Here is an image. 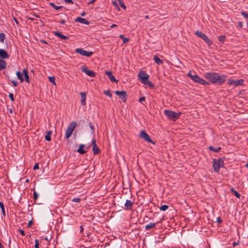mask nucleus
I'll return each mask as SVG.
<instances>
[{"mask_svg":"<svg viewBox=\"0 0 248 248\" xmlns=\"http://www.w3.org/2000/svg\"><path fill=\"white\" fill-rule=\"evenodd\" d=\"M52 134V132L50 131H47L46 135L45 136V140L48 141L51 140V135Z\"/></svg>","mask_w":248,"mask_h":248,"instance_id":"obj_22","label":"nucleus"},{"mask_svg":"<svg viewBox=\"0 0 248 248\" xmlns=\"http://www.w3.org/2000/svg\"><path fill=\"white\" fill-rule=\"evenodd\" d=\"M95 0H91L90 1H89V2L88 3V4L89 5H90V4H92V3H93Z\"/></svg>","mask_w":248,"mask_h":248,"instance_id":"obj_51","label":"nucleus"},{"mask_svg":"<svg viewBox=\"0 0 248 248\" xmlns=\"http://www.w3.org/2000/svg\"><path fill=\"white\" fill-rule=\"evenodd\" d=\"M86 15V13L84 11L82 12L81 13V16H85Z\"/></svg>","mask_w":248,"mask_h":248,"instance_id":"obj_55","label":"nucleus"},{"mask_svg":"<svg viewBox=\"0 0 248 248\" xmlns=\"http://www.w3.org/2000/svg\"><path fill=\"white\" fill-rule=\"evenodd\" d=\"M115 93L119 96V97L124 102H125L127 98V95L126 93V92L122 91H116L115 92Z\"/></svg>","mask_w":248,"mask_h":248,"instance_id":"obj_9","label":"nucleus"},{"mask_svg":"<svg viewBox=\"0 0 248 248\" xmlns=\"http://www.w3.org/2000/svg\"><path fill=\"white\" fill-rule=\"evenodd\" d=\"M31 224H32V221H31H31H30L28 222V224H27V226H28V227H30L31 226Z\"/></svg>","mask_w":248,"mask_h":248,"instance_id":"obj_49","label":"nucleus"},{"mask_svg":"<svg viewBox=\"0 0 248 248\" xmlns=\"http://www.w3.org/2000/svg\"><path fill=\"white\" fill-rule=\"evenodd\" d=\"M49 80L53 85H56L55 81V78L54 77H49Z\"/></svg>","mask_w":248,"mask_h":248,"instance_id":"obj_34","label":"nucleus"},{"mask_svg":"<svg viewBox=\"0 0 248 248\" xmlns=\"http://www.w3.org/2000/svg\"><path fill=\"white\" fill-rule=\"evenodd\" d=\"M51 238V237H47V236H46V237L45 238V239L46 241H48L50 240Z\"/></svg>","mask_w":248,"mask_h":248,"instance_id":"obj_54","label":"nucleus"},{"mask_svg":"<svg viewBox=\"0 0 248 248\" xmlns=\"http://www.w3.org/2000/svg\"><path fill=\"white\" fill-rule=\"evenodd\" d=\"M187 76H189V77L191 78L192 79V77L194 76V75H191V73L189 72L187 74Z\"/></svg>","mask_w":248,"mask_h":248,"instance_id":"obj_52","label":"nucleus"},{"mask_svg":"<svg viewBox=\"0 0 248 248\" xmlns=\"http://www.w3.org/2000/svg\"><path fill=\"white\" fill-rule=\"evenodd\" d=\"M105 73L108 76V78L111 81L115 82H118V80L116 79L114 77L111 71H106Z\"/></svg>","mask_w":248,"mask_h":248,"instance_id":"obj_14","label":"nucleus"},{"mask_svg":"<svg viewBox=\"0 0 248 248\" xmlns=\"http://www.w3.org/2000/svg\"><path fill=\"white\" fill-rule=\"evenodd\" d=\"M32 15L34 16H35V17H36L37 18H39L40 17L38 15L34 13V14H32Z\"/></svg>","mask_w":248,"mask_h":248,"instance_id":"obj_53","label":"nucleus"},{"mask_svg":"<svg viewBox=\"0 0 248 248\" xmlns=\"http://www.w3.org/2000/svg\"><path fill=\"white\" fill-rule=\"evenodd\" d=\"M16 75L17 77H18V78L20 79V82H22L24 81V78L21 74V73L19 71H18L16 72Z\"/></svg>","mask_w":248,"mask_h":248,"instance_id":"obj_26","label":"nucleus"},{"mask_svg":"<svg viewBox=\"0 0 248 248\" xmlns=\"http://www.w3.org/2000/svg\"><path fill=\"white\" fill-rule=\"evenodd\" d=\"M154 60L158 65H160L163 63V61L156 55L154 56Z\"/></svg>","mask_w":248,"mask_h":248,"instance_id":"obj_21","label":"nucleus"},{"mask_svg":"<svg viewBox=\"0 0 248 248\" xmlns=\"http://www.w3.org/2000/svg\"><path fill=\"white\" fill-rule=\"evenodd\" d=\"M209 149L211 151H214L215 152H218L221 149V147L215 148L212 146L209 147Z\"/></svg>","mask_w":248,"mask_h":248,"instance_id":"obj_30","label":"nucleus"},{"mask_svg":"<svg viewBox=\"0 0 248 248\" xmlns=\"http://www.w3.org/2000/svg\"><path fill=\"white\" fill-rule=\"evenodd\" d=\"M83 231V227L82 226L80 227V232H82Z\"/></svg>","mask_w":248,"mask_h":248,"instance_id":"obj_57","label":"nucleus"},{"mask_svg":"<svg viewBox=\"0 0 248 248\" xmlns=\"http://www.w3.org/2000/svg\"><path fill=\"white\" fill-rule=\"evenodd\" d=\"M169 208V206L167 205H163L160 207V210L165 211Z\"/></svg>","mask_w":248,"mask_h":248,"instance_id":"obj_32","label":"nucleus"},{"mask_svg":"<svg viewBox=\"0 0 248 248\" xmlns=\"http://www.w3.org/2000/svg\"><path fill=\"white\" fill-rule=\"evenodd\" d=\"M5 37V35L3 33H0V42H3L4 39Z\"/></svg>","mask_w":248,"mask_h":248,"instance_id":"obj_35","label":"nucleus"},{"mask_svg":"<svg viewBox=\"0 0 248 248\" xmlns=\"http://www.w3.org/2000/svg\"><path fill=\"white\" fill-rule=\"evenodd\" d=\"M65 2L68 3H71L73 4L74 2L72 0H64Z\"/></svg>","mask_w":248,"mask_h":248,"instance_id":"obj_47","label":"nucleus"},{"mask_svg":"<svg viewBox=\"0 0 248 248\" xmlns=\"http://www.w3.org/2000/svg\"><path fill=\"white\" fill-rule=\"evenodd\" d=\"M49 5L52 7L53 8H54L56 10H60L62 9L63 7L62 6H56L53 2H50L49 3Z\"/></svg>","mask_w":248,"mask_h":248,"instance_id":"obj_27","label":"nucleus"},{"mask_svg":"<svg viewBox=\"0 0 248 248\" xmlns=\"http://www.w3.org/2000/svg\"><path fill=\"white\" fill-rule=\"evenodd\" d=\"M81 70L91 77H94L95 76V73L93 71L89 70L85 66H82Z\"/></svg>","mask_w":248,"mask_h":248,"instance_id":"obj_12","label":"nucleus"},{"mask_svg":"<svg viewBox=\"0 0 248 248\" xmlns=\"http://www.w3.org/2000/svg\"><path fill=\"white\" fill-rule=\"evenodd\" d=\"M11 82L12 83L14 87H16L17 86V82L16 81V80H13L11 81Z\"/></svg>","mask_w":248,"mask_h":248,"instance_id":"obj_44","label":"nucleus"},{"mask_svg":"<svg viewBox=\"0 0 248 248\" xmlns=\"http://www.w3.org/2000/svg\"><path fill=\"white\" fill-rule=\"evenodd\" d=\"M89 126L91 128V129H92V133H94V127H93V125L92 124V123H90L89 124Z\"/></svg>","mask_w":248,"mask_h":248,"instance_id":"obj_43","label":"nucleus"},{"mask_svg":"<svg viewBox=\"0 0 248 248\" xmlns=\"http://www.w3.org/2000/svg\"><path fill=\"white\" fill-rule=\"evenodd\" d=\"M237 244L235 242H233V245L234 247Z\"/></svg>","mask_w":248,"mask_h":248,"instance_id":"obj_62","label":"nucleus"},{"mask_svg":"<svg viewBox=\"0 0 248 248\" xmlns=\"http://www.w3.org/2000/svg\"><path fill=\"white\" fill-rule=\"evenodd\" d=\"M140 137L148 142L155 144V142L151 139L149 135L144 130H142L141 131Z\"/></svg>","mask_w":248,"mask_h":248,"instance_id":"obj_7","label":"nucleus"},{"mask_svg":"<svg viewBox=\"0 0 248 248\" xmlns=\"http://www.w3.org/2000/svg\"><path fill=\"white\" fill-rule=\"evenodd\" d=\"M80 96L81 98V103L82 105H86V94L85 92H81Z\"/></svg>","mask_w":248,"mask_h":248,"instance_id":"obj_17","label":"nucleus"},{"mask_svg":"<svg viewBox=\"0 0 248 248\" xmlns=\"http://www.w3.org/2000/svg\"><path fill=\"white\" fill-rule=\"evenodd\" d=\"M119 3L120 5L121 6L122 8H123L124 9H126V6L124 5L123 1L122 0H118Z\"/></svg>","mask_w":248,"mask_h":248,"instance_id":"obj_33","label":"nucleus"},{"mask_svg":"<svg viewBox=\"0 0 248 248\" xmlns=\"http://www.w3.org/2000/svg\"><path fill=\"white\" fill-rule=\"evenodd\" d=\"M84 147V144H80L79 145V148L78 149V152L80 154H84V153H86V151L84 150L83 149V148Z\"/></svg>","mask_w":248,"mask_h":248,"instance_id":"obj_23","label":"nucleus"},{"mask_svg":"<svg viewBox=\"0 0 248 248\" xmlns=\"http://www.w3.org/2000/svg\"><path fill=\"white\" fill-rule=\"evenodd\" d=\"M0 207L2 210V214H3L4 216H5V210H4V204H3V203L2 202H0Z\"/></svg>","mask_w":248,"mask_h":248,"instance_id":"obj_31","label":"nucleus"},{"mask_svg":"<svg viewBox=\"0 0 248 248\" xmlns=\"http://www.w3.org/2000/svg\"><path fill=\"white\" fill-rule=\"evenodd\" d=\"M23 75L25 78V80L28 83H29V76L28 75V71L27 69H24L22 73Z\"/></svg>","mask_w":248,"mask_h":248,"instance_id":"obj_19","label":"nucleus"},{"mask_svg":"<svg viewBox=\"0 0 248 248\" xmlns=\"http://www.w3.org/2000/svg\"><path fill=\"white\" fill-rule=\"evenodd\" d=\"M19 232L20 233V234H22V235H25L24 232V231L23 230L20 229L19 230Z\"/></svg>","mask_w":248,"mask_h":248,"instance_id":"obj_48","label":"nucleus"},{"mask_svg":"<svg viewBox=\"0 0 248 248\" xmlns=\"http://www.w3.org/2000/svg\"><path fill=\"white\" fill-rule=\"evenodd\" d=\"M132 205H133V202L131 201L128 200H127L126 201V202L124 204V206L128 209L131 208Z\"/></svg>","mask_w":248,"mask_h":248,"instance_id":"obj_24","label":"nucleus"},{"mask_svg":"<svg viewBox=\"0 0 248 248\" xmlns=\"http://www.w3.org/2000/svg\"><path fill=\"white\" fill-rule=\"evenodd\" d=\"M76 125L77 124L75 122H72L70 124L67 128L65 133V137L66 139H68L71 136Z\"/></svg>","mask_w":248,"mask_h":248,"instance_id":"obj_6","label":"nucleus"},{"mask_svg":"<svg viewBox=\"0 0 248 248\" xmlns=\"http://www.w3.org/2000/svg\"><path fill=\"white\" fill-rule=\"evenodd\" d=\"M145 100V98L144 97H141L139 99V102L140 103H142V101H144Z\"/></svg>","mask_w":248,"mask_h":248,"instance_id":"obj_46","label":"nucleus"},{"mask_svg":"<svg viewBox=\"0 0 248 248\" xmlns=\"http://www.w3.org/2000/svg\"><path fill=\"white\" fill-rule=\"evenodd\" d=\"M145 18H149V16H145Z\"/></svg>","mask_w":248,"mask_h":248,"instance_id":"obj_64","label":"nucleus"},{"mask_svg":"<svg viewBox=\"0 0 248 248\" xmlns=\"http://www.w3.org/2000/svg\"><path fill=\"white\" fill-rule=\"evenodd\" d=\"M120 38H122L123 41L124 43H126L129 41V39L126 37H124L123 35H119Z\"/></svg>","mask_w":248,"mask_h":248,"instance_id":"obj_29","label":"nucleus"},{"mask_svg":"<svg viewBox=\"0 0 248 248\" xmlns=\"http://www.w3.org/2000/svg\"><path fill=\"white\" fill-rule=\"evenodd\" d=\"M238 24H239V26L240 27H241L242 26V25H243L242 23L241 22H239L238 23Z\"/></svg>","mask_w":248,"mask_h":248,"instance_id":"obj_58","label":"nucleus"},{"mask_svg":"<svg viewBox=\"0 0 248 248\" xmlns=\"http://www.w3.org/2000/svg\"><path fill=\"white\" fill-rule=\"evenodd\" d=\"M205 77L209 79L212 83L221 85L226 80V76L220 75L217 73L209 72L205 74Z\"/></svg>","mask_w":248,"mask_h":248,"instance_id":"obj_1","label":"nucleus"},{"mask_svg":"<svg viewBox=\"0 0 248 248\" xmlns=\"http://www.w3.org/2000/svg\"><path fill=\"white\" fill-rule=\"evenodd\" d=\"M14 19L15 22H16V23L17 24H18V21H17V20L15 18H14Z\"/></svg>","mask_w":248,"mask_h":248,"instance_id":"obj_60","label":"nucleus"},{"mask_svg":"<svg viewBox=\"0 0 248 248\" xmlns=\"http://www.w3.org/2000/svg\"><path fill=\"white\" fill-rule=\"evenodd\" d=\"M104 93L106 95H107V96H108L109 97H111V93H110V91L109 90L105 91L104 92Z\"/></svg>","mask_w":248,"mask_h":248,"instance_id":"obj_40","label":"nucleus"},{"mask_svg":"<svg viewBox=\"0 0 248 248\" xmlns=\"http://www.w3.org/2000/svg\"><path fill=\"white\" fill-rule=\"evenodd\" d=\"M244 80L243 79L240 80H233V79H229L228 81V84L229 85H233L235 86H237L240 85H243L244 83Z\"/></svg>","mask_w":248,"mask_h":248,"instance_id":"obj_11","label":"nucleus"},{"mask_svg":"<svg viewBox=\"0 0 248 248\" xmlns=\"http://www.w3.org/2000/svg\"><path fill=\"white\" fill-rule=\"evenodd\" d=\"M224 166L223 160L219 158L214 160L213 168L215 171L218 172L220 169Z\"/></svg>","mask_w":248,"mask_h":248,"instance_id":"obj_4","label":"nucleus"},{"mask_svg":"<svg viewBox=\"0 0 248 248\" xmlns=\"http://www.w3.org/2000/svg\"><path fill=\"white\" fill-rule=\"evenodd\" d=\"M61 24H64L65 23V20H61L60 22Z\"/></svg>","mask_w":248,"mask_h":248,"instance_id":"obj_56","label":"nucleus"},{"mask_svg":"<svg viewBox=\"0 0 248 248\" xmlns=\"http://www.w3.org/2000/svg\"><path fill=\"white\" fill-rule=\"evenodd\" d=\"M9 96L10 98V99L12 101H14V95H13V94L12 93H9Z\"/></svg>","mask_w":248,"mask_h":248,"instance_id":"obj_42","label":"nucleus"},{"mask_svg":"<svg viewBox=\"0 0 248 248\" xmlns=\"http://www.w3.org/2000/svg\"><path fill=\"white\" fill-rule=\"evenodd\" d=\"M155 223H150L149 224L145 225V230H149L150 229H151V228H153L154 227H155Z\"/></svg>","mask_w":248,"mask_h":248,"instance_id":"obj_25","label":"nucleus"},{"mask_svg":"<svg viewBox=\"0 0 248 248\" xmlns=\"http://www.w3.org/2000/svg\"><path fill=\"white\" fill-rule=\"evenodd\" d=\"M241 15L246 18L248 19V12H241Z\"/></svg>","mask_w":248,"mask_h":248,"instance_id":"obj_36","label":"nucleus"},{"mask_svg":"<svg viewBox=\"0 0 248 248\" xmlns=\"http://www.w3.org/2000/svg\"><path fill=\"white\" fill-rule=\"evenodd\" d=\"M54 34L57 37L60 38L62 39L66 40L68 39V37L62 34L61 32L56 31L54 32Z\"/></svg>","mask_w":248,"mask_h":248,"instance_id":"obj_18","label":"nucleus"},{"mask_svg":"<svg viewBox=\"0 0 248 248\" xmlns=\"http://www.w3.org/2000/svg\"><path fill=\"white\" fill-rule=\"evenodd\" d=\"M7 63L4 60L0 59V70L5 69Z\"/></svg>","mask_w":248,"mask_h":248,"instance_id":"obj_20","label":"nucleus"},{"mask_svg":"<svg viewBox=\"0 0 248 248\" xmlns=\"http://www.w3.org/2000/svg\"><path fill=\"white\" fill-rule=\"evenodd\" d=\"M81 201V199L80 198H74L72 200V201L73 202H80V201Z\"/></svg>","mask_w":248,"mask_h":248,"instance_id":"obj_41","label":"nucleus"},{"mask_svg":"<svg viewBox=\"0 0 248 248\" xmlns=\"http://www.w3.org/2000/svg\"><path fill=\"white\" fill-rule=\"evenodd\" d=\"M164 114L169 119L175 121L179 118L181 114V112L176 113L172 110L165 109L164 110Z\"/></svg>","mask_w":248,"mask_h":248,"instance_id":"obj_3","label":"nucleus"},{"mask_svg":"<svg viewBox=\"0 0 248 248\" xmlns=\"http://www.w3.org/2000/svg\"><path fill=\"white\" fill-rule=\"evenodd\" d=\"M38 169H39V164L38 163H36L33 167V170H36Z\"/></svg>","mask_w":248,"mask_h":248,"instance_id":"obj_45","label":"nucleus"},{"mask_svg":"<svg viewBox=\"0 0 248 248\" xmlns=\"http://www.w3.org/2000/svg\"><path fill=\"white\" fill-rule=\"evenodd\" d=\"M75 21L79 23L84 24L85 25H89L90 22L88 21L86 19L80 17H78L75 19Z\"/></svg>","mask_w":248,"mask_h":248,"instance_id":"obj_15","label":"nucleus"},{"mask_svg":"<svg viewBox=\"0 0 248 248\" xmlns=\"http://www.w3.org/2000/svg\"><path fill=\"white\" fill-rule=\"evenodd\" d=\"M38 197V194L35 190H34V192H33V199H34V200L36 201Z\"/></svg>","mask_w":248,"mask_h":248,"instance_id":"obj_39","label":"nucleus"},{"mask_svg":"<svg viewBox=\"0 0 248 248\" xmlns=\"http://www.w3.org/2000/svg\"><path fill=\"white\" fill-rule=\"evenodd\" d=\"M115 27H117V25H115V24H112L111 26V28H114Z\"/></svg>","mask_w":248,"mask_h":248,"instance_id":"obj_59","label":"nucleus"},{"mask_svg":"<svg viewBox=\"0 0 248 248\" xmlns=\"http://www.w3.org/2000/svg\"><path fill=\"white\" fill-rule=\"evenodd\" d=\"M29 19L32 20H34V18H33L32 17H30Z\"/></svg>","mask_w":248,"mask_h":248,"instance_id":"obj_63","label":"nucleus"},{"mask_svg":"<svg viewBox=\"0 0 248 248\" xmlns=\"http://www.w3.org/2000/svg\"><path fill=\"white\" fill-rule=\"evenodd\" d=\"M217 222H218L219 223H220L222 222V220L220 217H218L217 218Z\"/></svg>","mask_w":248,"mask_h":248,"instance_id":"obj_50","label":"nucleus"},{"mask_svg":"<svg viewBox=\"0 0 248 248\" xmlns=\"http://www.w3.org/2000/svg\"><path fill=\"white\" fill-rule=\"evenodd\" d=\"M231 191L232 193L238 198H239L240 197V195L232 187L231 189Z\"/></svg>","mask_w":248,"mask_h":248,"instance_id":"obj_28","label":"nucleus"},{"mask_svg":"<svg viewBox=\"0 0 248 248\" xmlns=\"http://www.w3.org/2000/svg\"><path fill=\"white\" fill-rule=\"evenodd\" d=\"M140 81L144 85H147L151 88L154 87V85L149 80V75L144 71H141L138 75Z\"/></svg>","mask_w":248,"mask_h":248,"instance_id":"obj_2","label":"nucleus"},{"mask_svg":"<svg viewBox=\"0 0 248 248\" xmlns=\"http://www.w3.org/2000/svg\"><path fill=\"white\" fill-rule=\"evenodd\" d=\"M192 80L202 85H208L209 83L205 80L200 78L198 75H195L192 77Z\"/></svg>","mask_w":248,"mask_h":248,"instance_id":"obj_8","label":"nucleus"},{"mask_svg":"<svg viewBox=\"0 0 248 248\" xmlns=\"http://www.w3.org/2000/svg\"><path fill=\"white\" fill-rule=\"evenodd\" d=\"M195 34L200 38H202L207 44L209 46H211L212 45L213 42L210 40L205 34L202 33V32L199 31H197L195 32Z\"/></svg>","mask_w":248,"mask_h":248,"instance_id":"obj_5","label":"nucleus"},{"mask_svg":"<svg viewBox=\"0 0 248 248\" xmlns=\"http://www.w3.org/2000/svg\"><path fill=\"white\" fill-rule=\"evenodd\" d=\"M0 248H3V246L2 245V244H1L0 242Z\"/></svg>","mask_w":248,"mask_h":248,"instance_id":"obj_61","label":"nucleus"},{"mask_svg":"<svg viewBox=\"0 0 248 248\" xmlns=\"http://www.w3.org/2000/svg\"><path fill=\"white\" fill-rule=\"evenodd\" d=\"M218 40L219 41L221 42H223L225 41V36H219L218 37Z\"/></svg>","mask_w":248,"mask_h":248,"instance_id":"obj_38","label":"nucleus"},{"mask_svg":"<svg viewBox=\"0 0 248 248\" xmlns=\"http://www.w3.org/2000/svg\"><path fill=\"white\" fill-rule=\"evenodd\" d=\"M0 57L2 59H8L9 56L7 52L3 49H0Z\"/></svg>","mask_w":248,"mask_h":248,"instance_id":"obj_16","label":"nucleus"},{"mask_svg":"<svg viewBox=\"0 0 248 248\" xmlns=\"http://www.w3.org/2000/svg\"><path fill=\"white\" fill-rule=\"evenodd\" d=\"M77 53L80 54V55L86 57H90L93 54L92 51H87L82 48H77L75 50Z\"/></svg>","mask_w":248,"mask_h":248,"instance_id":"obj_10","label":"nucleus"},{"mask_svg":"<svg viewBox=\"0 0 248 248\" xmlns=\"http://www.w3.org/2000/svg\"><path fill=\"white\" fill-rule=\"evenodd\" d=\"M93 144V150L94 154H97L100 152V149L97 147L96 140L95 139H93L92 142Z\"/></svg>","mask_w":248,"mask_h":248,"instance_id":"obj_13","label":"nucleus"},{"mask_svg":"<svg viewBox=\"0 0 248 248\" xmlns=\"http://www.w3.org/2000/svg\"><path fill=\"white\" fill-rule=\"evenodd\" d=\"M39 240L38 239H35V240L34 248H39Z\"/></svg>","mask_w":248,"mask_h":248,"instance_id":"obj_37","label":"nucleus"}]
</instances>
